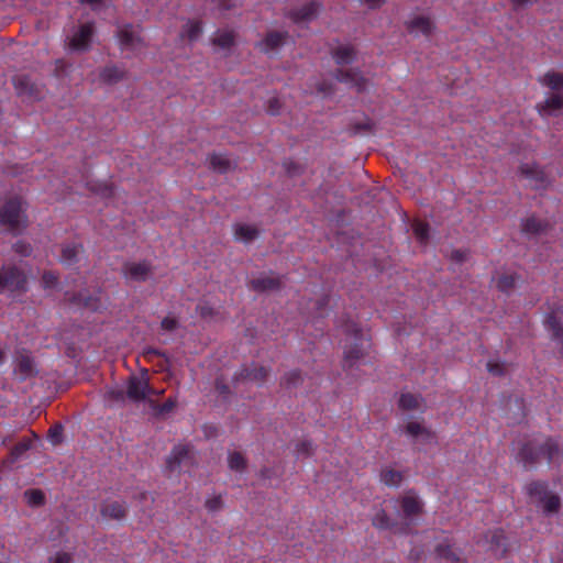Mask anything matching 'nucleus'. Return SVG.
<instances>
[{
  "mask_svg": "<svg viewBox=\"0 0 563 563\" xmlns=\"http://www.w3.org/2000/svg\"><path fill=\"white\" fill-rule=\"evenodd\" d=\"M164 393L163 389H154L152 388V390L150 391V396L151 395H162Z\"/></svg>",
  "mask_w": 563,
  "mask_h": 563,
  "instance_id": "57",
  "label": "nucleus"
},
{
  "mask_svg": "<svg viewBox=\"0 0 563 563\" xmlns=\"http://www.w3.org/2000/svg\"><path fill=\"white\" fill-rule=\"evenodd\" d=\"M206 507L209 511L216 512L223 507L221 495L212 496L206 500Z\"/></svg>",
  "mask_w": 563,
  "mask_h": 563,
  "instance_id": "40",
  "label": "nucleus"
},
{
  "mask_svg": "<svg viewBox=\"0 0 563 563\" xmlns=\"http://www.w3.org/2000/svg\"><path fill=\"white\" fill-rule=\"evenodd\" d=\"M233 42L234 35L232 32L229 31L219 32L213 38V43L223 49L229 48L233 44Z\"/></svg>",
  "mask_w": 563,
  "mask_h": 563,
  "instance_id": "34",
  "label": "nucleus"
},
{
  "mask_svg": "<svg viewBox=\"0 0 563 563\" xmlns=\"http://www.w3.org/2000/svg\"><path fill=\"white\" fill-rule=\"evenodd\" d=\"M526 492L531 501L542 509L545 516L554 515L561 507L560 497L548 489V484L543 482H532L526 486Z\"/></svg>",
  "mask_w": 563,
  "mask_h": 563,
  "instance_id": "3",
  "label": "nucleus"
},
{
  "mask_svg": "<svg viewBox=\"0 0 563 563\" xmlns=\"http://www.w3.org/2000/svg\"><path fill=\"white\" fill-rule=\"evenodd\" d=\"M14 250L16 253L21 254L22 256H27L31 254V247L30 245L25 244L24 242H16L14 244Z\"/></svg>",
  "mask_w": 563,
  "mask_h": 563,
  "instance_id": "45",
  "label": "nucleus"
},
{
  "mask_svg": "<svg viewBox=\"0 0 563 563\" xmlns=\"http://www.w3.org/2000/svg\"><path fill=\"white\" fill-rule=\"evenodd\" d=\"M32 446V442L30 440H23L13 449L12 454L15 459L20 457L24 452L30 450Z\"/></svg>",
  "mask_w": 563,
  "mask_h": 563,
  "instance_id": "43",
  "label": "nucleus"
},
{
  "mask_svg": "<svg viewBox=\"0 0 563 563\" xmlns=\"http://www.w3.org/2000/svg\"><path fill=\"white\" fill-rule=\"evenodd\" d=\"M95 27L86 22L76 26L67 36V47L73 52H84L90 48L93 41Z\"/></svg>",
  "mask_w": 563,
  "mask_h": 563,
  "instance_id": "7",
  "label": "nucleus"
},
{
  "mask_svg": "<svg viewBox=\"0 0 563 563\" xmlns=\"http://www.w3.org/2000/svg\"><path fill=\"white\" fill-rule=\"evenodd\" d=\"M195 462V452L189 445L175 446L167 459L170 471H187Z\"/></svg>",
  "mask_w": 563,
  "mask_h": 563,
  "instance_id": "10",
  "label": "nucleus"
},
{
  "mask_svg": "<svg viewBox=\"0 0 563 563\" xmlns=\"http://www.w3.org/2000/svg\"><path fill=\"white\" fill-rule=\"evenodd\" d=\"M318 8H319V5L317 2H309V3L305 4L302 8H300L299 10H295L291 13V19L296 23L308 22L317 15Z\"/></svg>",
  "mask_w": 563,
  "mask_h": 563,
  "instance_id": "19",
  "label": "nucleus"
},
{
  "mask_svg": "<svg viewBox=\"0 0 563 563\" xmlns=\"http://www.w3.org/2000/svg\"><path fill=\"white\" fill-rule=\"evenodd\" d=\"M390 503L394 505V508H400V516L409 521H412L423 509L422 500L413 492H407L399 499L391 500Z\"/></svg>",
  "mask_w": 563,
  "mask_h": 563,
  "instance_id": "9",
  "label": "nucleus"
},
{
  "mask_svg": "<svg viewBox=\"0 0 563 563\" xmlns=\"http://www.w3.org/2000/svg\"><path fill=\"white\" fill-rule=\"evenodd\" d=\"M487 369L493 375H501L504 373V365L494 361L487 363Z\"/></svg>",
  "mask_w": 563,
  "mask_h": 563,
  "instance_id": "44",
  "label": "nucleus"
},
{
  "mask_svg": "<svg viewBox=\"0 0 563 563\" xmlns=\"http://www.w3.org/2000/svg\"><path fill=\"white\" fill-rule=\"evenodd\" d=\"M545 327L551 332V339L561 346V353L563 354V327L555 312L547 317Z\"/></svg>",
  "mask_w": 563,
  "mask_h": 563,
  "instance_id": "17",
  "label": "nucleus"
},
{
  "mask_svg": "<svg viewBox=\"0 0 563 563\" xmlns=\"http://www.w3.org/2000/svg\"><path fill=\"white\" fill-rule=\"evenodd\" d=\"M279 285V280L274 277H258L252 280V286L257 290H272Z\"/></svg>",
  "mask_w": 563,
  "mask_h": 563,
  "instance_id": "32",
  "label": "nucleus"
},
{
  "mask_svg": "<svg viewBox=\"0 0 563 563\" xmlns=\"http://www.w3.org/2000/svg\"><path fill=\"white\" fill-rule=\"evenodd\" d=\"M373 525L378 529L391 528V521L386 515L385 510H378L373 517Z\"/></svg>",
  "mask_w": 563,
  "mask_h": 563,
  "instance_id": "37",
  "label": "nucleus"
},
{
  "mask_svg": "<svg viewBox=\"0 0 563 563\" xmlns=\"http://www.w3.org/2000/svg\"><path fill=\"white\" fill-rule=\"evenodd\" d=\"M16 371L21 374L22 377H27L33 373V362L27 356H22L16 366Z\"/></svg>",
  "mask_w": 563,
  "mask_h": 563,
  "instance_id": "38",
  "label": "nucleus"
},
{
  "mask_svg": "<svg viewBox=\"0 0 563 563\" xmlns=\"http://www.w3.org/2000/svg\"><path fill=\"white\" fill-rule=\"evenodd\" d=\"M201 34V25L199 22H187L184 26L181 36H186L189 41H195Z\"/></svg>",
  "mask_w": 563,
  "mask_h": 563,
  "instance_id": "35",
  "label": "nucleus"
},
{
  "mask_svg": "<svg viewBox=\"0 0 563 563\" xmlns=\"http://www.w3.org/2000/svg\"><path fill=\"white\" fill-rule=\"evenodd\" d=\"M290 375H291V376L299 377V374H297V373H291Z\"/></svg>",
  "mask_w": 563,
  "mask_h": 563,
  "instance_id": "60",
  "label": "nucleus"
},
{
  "mask_svg": "<svg viewBox=\"0 0 563 563\" xmlns=\"http://www.w3.org/2000/svg\"><path fill=\"white\" fill-rule=\"evenodd\" d=\"M60 434H62L60 428L55 427V428L51 429V433H49L51 441L54 444H57L60 441Z\"/></svg>",
  "mask_w": 563,
  "mask_h": 563,
  "instance_id": "50",
  "label": "nucleus"
},
{
  "mask_svg": "<svg viewBox=\"0 0 563 563\" xmlns=\"http://www.w3.org/2000/svg\"><path fill=\"white\" fill-rule=\"evenodd\" d=\"M175 406V401L172 398H168L162 406L158 407L159 413H166L170 411Z\"/></svg>",
  "mask_w": 563,
  "mask_h": 563,
  "instance_id": "49",
  "label": "nucleus"
},
{
  "mask_svg": "<svg viewBox=\"0 0 563 563\" xmlns=\"http://www.w3.org/2000/svg\"><path fill=\"white\" fill-rule=\"evenodd\" d=\"M363 2L369 8L374 9L379 7L384 2V0H363Z\"/></svg>",
  "mask_w": 563,
  "mask_h": 563,
  "instance_id": "54",
  "label": "nucleus"
},
{
  "mask_svg": "<svg viewBox=\"0 0 563 563\" xmlns=\"http://www.w3.org/2000/svg\"><path fill=\"white\" fill-rule=\"evenodd\" d=\"M0 222L11 230H20L26 225L24 203L20 198L10 199L0 210Z\"/></svg>",
  "mask_w": 563,
  "mask_h": 563,
  "instance_id": "5",
  "label": "nucleus"
},
{
  "mask_svg": "<svg viewBox=\"0 0 563 563\" xmlns=\"http://www.w3.org/2000/svg\"><path fill=\"white\" fill-rule=\"evenodd\" d=\"M405 434L416 443L429 444L435 439L434 433L423 422L412 420L404 427Z\"/></svg>",
  "mask_w": 563,
  "mask_h": 563,
  "instance_id": "11",
  "label": "nucleus"
},
{
  "mask_svg": "<svg viewBox=\"0 0 563 563\" xmlns=\"http://www.w3.org/2000/svg\"><path fill=\"white\" fill-rule=\"evenodd\" d=\"M199 313L203 318H208L212 314V309L207 307L206 305L198 306Z\"/></svg>",
  "mask_w": 563,
  "mask_h": 563,
  "instance_id": "53",
  "label": "nucleus"
},
{
  "mask_svg": "<svg viewBox=\"0 0 563 563\" xmlns=\"http://www.w3.org/2000/svg\"><path fill=\"white\" fill-rule=\"evenodd\" d=\"M541 84L543 86L549 87L553 92H562L563 93V74L556 71L547 73L542 79Z\"/></svg>",
  "mask_w": 563,
  "mask_h": 563,
  "instance_id": "21",
  "label": "nucleus"
},
{
  "mask_svg": "<svg viewBox=\"0 0 563 563\" xmlns=\"http://www.w3.org/2000/svg\"><path fill=\"white\" fill-rule=\"evenodd\" d=\"M100 512L106 519L120 520L125 517V507L121 501L108 500L102 505Z\"/></svg>",
  "mask_w": 563,
  "mask_h": 563,
  "instance_id": "16",
  "label": "nucleus"
},
{
  "mask_svg": "<svg viewBox=\"0 0 563 563\" xmlns=\"http://www.w3.org/2000/svg\"><path fill=\"white\" fill-rule=\"evenodd\" d=\"M344 332L346 333L343 344L344 360L352 366L367 355L371 343L368 338L354 322L346 324Z\"/></svg>",
  "mask_w": 563,
  "mask_h": 563,
  "instance_id": "2",
  "label": "nucleus"
},
{
  "mask_svg": "<svg viewBox=\"0 0 563 563\" xmlns=\"http://www.w3.org/2000/svg\"><path fill=\"white\" fill-rule=\"evenodd\" d=\"M4 360V353L0 350V364L3 363Z\"/></svg>",
  "mask_w": 563,
  "mask_h": 563,
  "instance_id": "59",
  "label": "nucleus"
},
{
  "mask_svg": "<svg viewBox=\"0 0 563 563\" xmlns=\"http://www.w3.org/2000/svg\"><path fill=\"white\" fill-rule=\"evenodd\" d=\"M81 246L76 243L65 244L62 247L60 263L65 266H71L77 263L79 255L81 254Z\"/></svg>",
  "mask_w": 563,
  "mask_h": 563,
  "instance_id": "18",
  "label": "nucleus"
},
{
  "mask_svg": "<svg viewBox=\"0 0 563 563\" xmlns=\"http://www.w3.org/2000/svg\"><path fill=\"white\" fill-rule=\"evenodd\" d=\"M336 79L339 81H341V82H345L347 85L354 86L358 90L364 88L363 84L361 82L363 80V78L361 77V75L356 70L340 71L336 75Z\"/></svg>",
  "mask_w": 563,
  "mask_h": 563,
  "instance_id": "28",
  "label": "nucleus"
},
{
  "mask_svg": "<svg viewBox=\"0 0 563 563\" xmlns=\"http://www.w3.org/2000/svg\"><path fill=\"white\" fill-rule=\"evenodd\" d=\"M519 172L528 185L536 189L543 188L549 184V179L544 170L534 163L522 164Z\"/></svg>",
  "mask_w": 563,
  "mask_h": 563,
  "instance_id": "12",
  "label": "nucleus"
},
{
  "mask_svg": "<svg viewBox=\"0 0 563 563\" xmlns=\"http://www.w3.org/2000/svg\"><path fill=\"white\" fill-rule=\"evenodd\" d=\"M280 101L278 98H272L268 103V111L271 114H278L280 110Z\"/></svg>",
  "mask_w": 563,
  "mask_h": 563,
  "instance_id": "46",
  "label": "nucleus"
},
{
  "mask_svg": "<svg viewBox=\"0 0 563 563\" xmlns=\"http://www.w3.org/2000/svg\"><path fill=\"white\" fill-rule=\"evenodd\" d=\"M151 390L152 387L148 384L147 377L142 375L131 377L124 388L110 390L109 394L117 400H123L124 394H126L128 398L139 402L145 401Z\"/></svg>",
  "mask_w": 563,
  "mask_h": 563,
  "instance_id": "4",
  "label": "nucleus"
},
{
  "mask_svg": "<svg viewBox=\"0 0 563 563\" xmlns=\"http://www.w3.org/2000/svg\"><path fill=\"white\" fill-rule=\"evenodd\" d=\"M467 255H468L467 252L464 250H455L452 252L451 257L456 263H462L467 258Z\"/></svg>",
  "mask_w": 563,
  "mask_h": 563,
  "instance_id": "48",
  "label": "nucleus"
},
{
  "mask_svg": "<svg viewBox=\"0 0 563 563\" xmlns=\"http://www.w3.org/2000/svg\"><path fill=\"white\" fill-rule=\"evenodd\" d=\"M266 375H267V372L263 366H253L252 368H244L241 372V376L244 379L255 382V383L263 382L265 379Z\"/></svg>",
  "mask_w": 563,
  "mask_h": 563,
  "instance_id": "29",
  "label": "nucleus"
},
{
  "mask_svg": "<svg viewBox=\"0 0 563 563\" xmlns=\"http://www.w3.org/2000/svg\"><path fill=\"white\" fill-rule=\"evenodd\" d=\"M24 498L31 506H40L44 503V494L37 489L26 490L24 493Z\"/></svg>",
  "mask_w": 563,
  "mask_h": 563,
  "instance_id": "39",
  "label": "nucleus"
},
{
  "mask_svg": "<svg viewBox=\"0 0 563 563\" xmlns=\"http://www.w3.org/2000/svg\"><path fill=\"white\" fill-rule=\"evenodd\" d=\"M65 297L67 300L74 303L81 305L92 310H97L99 308V306L97 305V298L88 297L82 292L71 294L67 290L65 291Z\"/></svg>",
  "mask_w": 563,
  "mask_h": 563,
  "instance_id": "24",
  "label": "nucleus"
},
{
  "mask_svg": "<svg viewBox=\"0 0 563 563\" xmlns=\"http://www.w3.org/2000/svg\"><path fill=\"white\" fill-rule=\"evenodd\" d=\"M398 405L404 410H419L422 408V399L412 394H401Z\"/></svg>",
  "mask_w": 563,
  "mask_h": 563,
  "instance_id": "27",
  "label": "nucleus"
},
{
  "mask_svg": "<svg viewBox=\"0 0 563 563\" xmlns=\"http://www.w3.org/2000/svg\"><path fill=\"white\" fill-rule=\"evenodd\" d=\"M310 450H311V444L309 442H301L297 449L298 455H307L310 453Z\"/></svg>",
  "mask_w": 563,
  "mask_h": 563,
  "instance_id": "52",
  "label": "nucleus"
},
{
  "mask_svg": "<svg viewBox=\"0 0 563 563\" xmlns=\"http://www.w3.org/2000/svg\"><path fill=\"white\" fill-rule=\"evenodd\" d=\"M354 48L347 44L339 45L333 52V57L339 65L350 64L354 59Z\"/></svg>",
  "mask_w": 563,
  "mask_h": 563,
  "instance_id": "22",
  "label": "nucleus"
},
{
  "mask_svg": "<svg viewBox=\"0 0 563 563\" xmlns=\"http://www.w3.org/2000/svg\"><path fill=\"white\" fill-rule=\"evenodd\" d=\"M285 42V34L280 32H271L267 34L265 40L261 43V48L264 52H269Z\"/></svg>",
  "mask_w": 563,
  "mask_h": 563,
  "instance_id": "26",
  "label": "nucleus"
},
{
  "mask_svg": "<svg viewBox=\"0 0 563 563\" xmlns=\"http://www.w3.org/2000/svg\"><path fill=\"white\" fill-rule=\"evenodd\" d=\"M563 455L562 449L553 439H545L542 442H530L523 445L520 452V460L525 466H533L545 460L548 463H559Z\"/></svg>",
  "mask_w": 563,
  "mask_h": 563,
  "instance_id": "1",
  "label": "nucleus"
},
{
  "mask_svg": "<svg viewBox=\"0 0 563 563\" xmlns=\"http://www.w3.org/2000/svg\"><path fill=\"white\" fill-rule=\"evenodd\" d=\"M518 277L514 274H505L498 277L496 284L499 290L508 292L517 285Z\"/></svg>",
  "mask_w": 563,
  "mask_h": 563,
  "instance_id": "33",
  "label": "nucleus"
},
{
  "mask_svg": "<svg viewBox=\"0 0 563 563\" xmlns=\"http://www.w3.org/2000/svg\"><path fill=\"white\" fill-rule=\"evenodd\" d=\"M412 230L416 238L420 242H426L429 239V225L422 221H415L412 223Z\"/></svg>",
  "mask_w": 563,
  "mask_h": 563,
  "instance_id": "36",
  "label": "nucleus"
},
{
  "mask_svg": "<svg viewBox=\"0 0 563 563\" xmlns=\"http://www.w3.org/2000/svg\"><path fill=\"white\" fill-rule=\"evenodd\" d=\"M70 556L67 553H57L53 559L52 563H69Z\"/></svg>",
  "mask_w": 563,
  "mask_h": 563,
  "instance_id": "51",
  "label": "nucleus"
},
{
  "mask_svg": "<svg viewBox=\"0 0 563 563\" xmlns=\"http://www.w3.org/2000/svg\"><path fill=\"white\" fill-rule=\"evenodd\" d=\"M402 481L401 472L391 468L385 467L380 472V482L390 487H398Z\"/></svg>",
  "mask_w": 563,
  "mask_h": 563,
  "instance_id": "25",
  "label": "nucleus"
},
{
  "mask_svg": "<svg viewBox=\"0 0 563 563\" xmlns=\"http://www.w3.org/2000/svg\"><path fill=\"white\" fill-rule=\"evenodd\" d=\"M125 71L124 69L111 65L107 66L102 69L100 74V78L102 81L107 84H115L124 78Z\"/></svg>",
  "mask_w": 563,
  "mask_h": 563,
  "instance_id": "23",
  "label": "nucleus"
},
{
  "mask_svg": "<svg viewBox=\"0 0 563 563\" xmlns=\"http://www.w3.org/2000/svg\"><path fill=\"white\" fill-rule=\"evenodd\" d=\"M42 285L45 289L54 288L57 285V277L52 272H45L42 276Z\"/></svg>",
  "mask_w": 563,
  "mask_h": 563,
  "instance_id": "41",
  "label": "nucleus"
},
{
  "mask_svg": "<svg viewBox=\"0 0 563 563\" xmlns=\"http://www.w3.org/2000/svg\"><path fill=\"white\" fill-rule=\"evenodd\" d=\"M118 38L121 51L126 57L137 55L144 46L143 40L140 36L139 27L133 25H125L121 27L118 31Z\"/></svg>",
  "mask_w": 563,
  "mask_h": 563,
  "instance_id": "6",
  "label": "nucleus"
},
{
  "mask_svg": "<svg viewBox=\"0 0 563 563\" xmlns=\"http://www.w3.org/2000/svg\"><path fill=\"white\" fill-rule=\"evenodd\" d=\"M177 327V321L175 318H172V317H166L163 319L162 321V328L167 330V331H172L174 330L175 328Z\"/></svg>",
  "mask_w": 563,
  "mask_h": 563,
  "instance_id": "47",
  "label": "nucleus"
},
{
  "mask_svg": "<svg viewBox=\"0 0 563 563\" xmlns=\"http://www.w3.org/2000/svg\"><path fill=\"white\" fill-rule=\"evenodd\" d=\"M563 109V93L553 92L543 102L537 104V111L543 119L558 117Z\"/></svg>",
  "mask_w": 563,
  "mask_h": 563,
  "instance_id": "14",
  "label": "nucleus"
},
{
  "mask_svg": "<svg viewBox=\"0 0 563 563\" xmlns=\"http://www.w3.org/2000/svg\"><path fill=\"white\" fill-rule=\"evenodd\" d=\"M228 465L231 471L241 473L246 467V460L239 452H230L228 456Z\"/></svg>",
  "mask_w": 563,
  "mask_h": 563,
  "instance_id": "31",
  "label": "nucleus"
},
{
  "mask_svg": "<svg viewBox=\"0 0 563 563\" xmlns=\"http://www.w3.org/2000/svg\"><path fill=\"white\" fill-rule=\"evenodd\" d=\"M211 167L219 173H225L232 167L231 161L222 154H214L210 157Z\"/></svg>",
  "mask_w": 563,
  "mask_h": 563,
  "instance_id": "30",
  "label": "nucleus"
},
{
  "mask_svg": "<svg viewBox=\"0 0 563 563\" xmlns=\"http://www.w3.org/2000/svg\"><path fill=\"white\" fill-rule=\"evenodd\" d=\"M523 228L527 232L537 233L542 229V224L539 220L529 218L526 220Z\"/></svg>",
  "mask_w": 563,
  "mask_h": 563,
  "instance_id": "42",
  "label": "nucleus"
},
{
  "mask_svg": "<svg viewBox=\"0 0 563 563\" xmlns=\"http://www.w3.org/2000/svg\"><path fill=\"white\" fill-rule=\"evenodd\" d=\"M81 3L89 4L91 7H97L101 0H79Z\"/></svg>",
  "mask_w": 563,
  "mask_h": 563,
  "instance_id": "55",
  "label": "nucleus"
},
{
  "mask_svg": "<svg viewBox=\"0 0 563 563\" xmlns=\"http://www.w3.org/2000/svg\"><path fill=\"white\" fill-rule=\"evenodd\" d=\"M123 275L132 282H144L151 275V266L146 262H129L123 266Z\"/></svg>",
  "mask_w": 563,
  "mask_h": 563,
  "instance_id": "15",
  "label": "nucleus"
},
{
  "mask_svg": "<svg viewBox=\"0 0 563 563\" xmlns=\"http://www.w3.org/2000/svg\"><path fill=\"white\" fill-rule=\"evenodd\" d=\"M534 0H514V3L517 5H523L533 2Z\"/></svg>",
  "mask_w": 563,
  "mask_h": 563,
  "instance_id": "56",
  "label": "nucleus"
},
{
  "mask_svg": "<svg viewBox=\"0 0 563 563\" xmlns=\"http://www.w3.org/2000/svg\"><path fill=\"white\" fill-rule=\"evenodd\" d=\"M26 277L15 265H4L0 269V290L10 292L24 291Z\"/></svg>",
  "mask_w": 563,
  "mask_h": 563,
  "instance_id": "8",
  "label": "nucleus"
},
{
  "mask_svg": "<svg viewBox=\"0 0 563 563\" xmlns=\"http://www.w3.org/2000/svg\"><path fill=\"white\" fill-rule=\"evenodd\" d=\"M318 91H319V92H322V93H324V95L329 93L328 89H327L324 86H320V87L318 88Z\"/></svg>",
  "mask_w": 563,
  "mask_h": 563,
  "instance_id": "58",
  "label": "nucleus"
},
{
  "mask_svg": "<svg viewBox=\"0 0 563 563\" xmlns=\"http://www.w3.org/2000/svg\"><path fill=\"white\" fill-rule=\"evenodd\" d=\"M407 31L415 35L429 36L434 30V23L426 14L415 13L405 21Z\"/></svg>",
  "mask_w": 563,
  "mask_h": 563,
  "instance_id": "13",
  "label": "nucleus"
},
{
  "mask_svg": "<svg viewBox=\"0 0 563 563\" xmlns=\"http://www.w3.org/2000/svg\"><path fill=\"white\" fill-rule=\"evenodd\" d=\"M257 235L258 230L251 224L238 223L234 225V236L241 242L249 243L256 239Z\"/></svg>",
  "mask_w": 563,
  "mask_h": 563,
  "instance_id": "20",
  "label": "nucleus"
}]
</instances>
